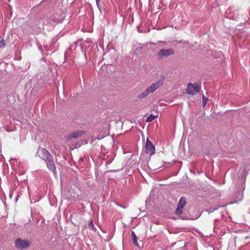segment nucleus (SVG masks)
<instances>
[{"label":"nucleus","mask_w":250,"mask_h":250,"mask_svg":"<svg viewBox=\"0 0 250 250\" xmlns=\"http://www.w3.org/2000/svg\"><path fill=\"white\" fill-rule=\"evenodd\" d=\"M88 229H91L93 231H96L97 230V229L96 228V227H95L94 225V223H93V220L92 219H91L88 223Z\"/></svg>","instance_id":"obj_8"},{"label":"nucleus","mask_w":250,"mask_h":250,"mask_svg":"<svg viewBox=\"0 0 250 250\" xmlns=\"http://www.w3.org/2000/svg\"><path fill=\"white\" fill-rule=\"evenodd\" d=\"M163 84V80H160L158 81L152 83L150 86L138 95L137 97L140 99L146 98L149 94L154 93L157 89L160 88Z\"/></svg>","instance_id":"obj_2"},{"label":"nucleus","mask_w":250,"mask_h":250,"mask_svg":"<svg viewBox=\"0 0 250 250\" xmlns=\"http://www.w3.org/2000/svg\"><path fill=\"white\" fill-rule=\"evenodd\" d=\"M100 2V0H96V5L99 9H100V7H99Z\"/></svg>","instance_id":"obj_14"},{"label":"nucleus","mask_w":250,"mask_h":250,"mask_svg":"<svg viewBox=\"0 0 250 250\" xmlns=\"http://www.w3.org/2000/svg\"><path fill=\"white\" fill-rule=\"evenodd\" d=\"M158 116V115H154L151 114L148 117H147L146 120V122H151L153 121L155 119L157 118Z\"/></svg>","instance_id":"obj_10"},{"label":"nucleus","mask_w":250,"mask_h":250,"mask_svg":"<svg viewBox=\"0 0 250 250\" xmlns=\"http://www.w3.org/2000/svg\"><path fill=\"white\" fill-rule=\"evenodd\" d=\"M31 241L30 240H23L21 238H18L15 240V247L19 250H22L26 249L30 247L31 244Z\"/></svg>","instance_id":"obj_3"},{"label":"nucleus","mask_w":250,"mask_h":250,"mask_svg":"<svg viewBox=\"0 0 250 250\" xmlns=\"http://www.w3.org/2000/svg\"><path fill=\"white\" fill-rule=\"evenodd\" d=\"M84 133L83 131H75L68 135L66 138L68 140L75 139L79 136H82Z\"/></svg>","instance_id":"obj_7"},{"label":"nucleus","mask_w":250,"mask_h":250,"mask_svg":"<svg viewBox=\"0 0 250 250\" xmlns=\"http://www.w3.org/2000/svg\"><path fill=\"white\" fill-rule=\"evenodd\" d=\"M186 90V92L188 93V87H187V88L185 89Z\"/></svg>","instance_id":"obj_15"},{"label":"nucleus","mask_w":250,"mask_h":250,"mask_svg":"<svg viewBox=\"0 0 250 250\" xmlns=\"http://www.w3.org/2000/svg\"><path fill=\"white\" fill-rule=\"evenodd\" d=\"M131 234V237L132 238V241H133V243L134 245L135 246H138L137 237H136L135 232L133 231H132Z\"/></svg>","instance_id":"obj_9"},{"label":"nucleus","mask_w":250,"mask_h":250,"mask_svg":"<svg viewBox=\"0 0 250 250\" xmlns=\"http://www.w3.org/2000/svg\"><path fill=\"white\" fill-rule=\"evenodd\" d=\"M187 202V199L184 197H182L177 205V208L175 209V213L177 215H181L183 213V209L185 206Z\"/></svg>","instance_id":"obj_6"},{"label":"nucleus","mask_w":250,"mask_h":250,"mask_svg":"<svg viewBox=\"0 0 250 250\" xmlns=\"http://www.w3.org/2000/svg\"><path fill=\"white\" fill-rule=\"evenodd\" d=\"M37 153L39 157L45 161L48 169L51 170L54 174L56 173V167L50 153L45 148H39Z\"/></svg>","instance_id":"obj_1"},{"label":"nucleus","mask_w":250,"mask_h":250,"mask_svg":"<svg viewBox=\"0 0 250 250\" xmlns=\"http://www.w3.org/2000/svg\"><path fill=\"white\" fill-rule=\"evenodd\" d=\"M183 125H184V126H185V122L183 121Z\"/></svg>","instance_id":"obj_17"},{"label":"nucleus","mask_w":250,"mask_h":250,"mask_svg":"<svg viewBox=\"0 0 250 250\" xmlns=\"http://www.w3.org/2000/svg\"><path fill=\"white\" fill-rule=\"evenodd\" d=\"M175 54V51L172 48L161 49L158 52V56L160 58L168 57Z\"/></svg>","instance_id":"obj_4"},{"label":"nucleus","mask_w":250,"mask_h":250,"mask_svg":"<svg viewBox=\"0 0 250 250\" xmlns=\"http://www.w3.org/2000/svg\"><path fill=\"white\" fill-rule=\"evenodd\" d=\"M186 247V243H185V245L183 247H181V249H183L184 248Z\"/></svg>","instance_id":"obj_16"},{"label":"nucleus","mask_w":250,"mask_h":250,"mask_svg":"<svg viewBox=\"0 0 250 250\" xmlns=\"http://www.w3.org/2000/svg\"><path fill=\"white\" fill-rule=\"evenodd\" d=\"M5 47V43L4 40L2 39L0 41V48H4Z\"/></svg>","instance_id":"obj_12"},{"label":"nucleus","mask_w":250,"mask_h":250,"mask_svg":"<svg viewBox=\"0 0 250 250\" xmlns=\"http://www.w3.org/2000/svg\"><path fill=\"white\" fill-rule=\"evenodd\" d=\"M61 16H62L61 19H59V20L57 21H58V22H62V21H63V20H64V18H65V13H62V15H61Z\"/></svg>","instance_id":"obj_13"},{"label":"nucleus","mask_w":250,"mask_h":250,"mask_svg":"<svg viewBox=\"0 0 250 250\" xmlns=\"http://www.w3.org/2000/svg\"><path fill=\"white\" fill-rule=\"evenodd\" d=\"M155 147L154 145H153L151 142L147 138L145 146L146 153L150 155H152L155 153Z\"/></svg>","instance_id":"obj_5"},{"label":"nucleus","mask_w":250,"mask_h":250,"mask_svg":"<svg viewBox=\"0 0 250 250\" xmlns=\"http://www.w3.org/2000/svg\"><path fill=\"white\" fill-rule=\"evenodd\" d=\"M171 165V162H163V165H162L161 167H168L169 166H170Z\"/></svg>","instance_id":"obj_11"}]
</instances>
